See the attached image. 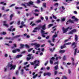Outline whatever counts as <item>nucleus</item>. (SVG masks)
Returning <instances> with one entry per match:
<instances>
[{
    "label": "nucleus",
    "mask_w": 79,
    "mask_h": 79,
    "mask_svg": "<svg viewBox=\"0 0 79 79\" xmlns=\"http://www.w3.org/2000/svg\"><path fill=\"white\" fill-rule=\"evenodd\" d=\"M40 29L41 30V33L42 34V36L43 37H45V34H47V33H45V31H44L46 29V28H45V25L43 26L40 25L38 27H35V30L33 31V32H37V31L36 30ZM42 30H43V31Z\"/></svg>",
    "instance_id": "1"
},
{
    "label": "nucleus",
    "mask_w": 79,
    "mask_h": 79,
    "mask_svg": "<svg viewBox=\"0 0 79 79\" xmlns=\"http://www.w3.org/2000/svg\"><path fill=\"white\" fill-rule=\"evenodd\" d=\"M13 63V61H12L8 63V66L4 67V69L5 71H7V69H8L9 68H10V70H11V69H15L16 68V65H13L12 64Z\"/></svg>",
    "instance_id": "2"
},
{
    "label": "nucleus",
    "mask_w": 79,
    "mask_h": 79,
    "mask_svg": "<svg viewBox=\"0 0 79 79\" xmlns=\"http://www.w3.org/2000/svg\"><path fill=\"white\" fill-rule=\"evenodd\" d=\"M33 3H34V2H32L31 1H30L28 3H25V4L22 3L21 4V5L22 6H23L25 7V8H27V6H30L31 5H34V4Z\"/></svg>",
    "instance_id": "3"
},
{
    "label": "nucleus",
    "mask_w": 79,
    "mask_h": 79,
    "mask_svg": "<svg viewBox=\"0 0 79 79\" xmlns=\"http://www.w3.org/2000/svg\"><path fill=\"white\" fill-rule=\"evenodd\" d=\"M39 60H36L34 61V62H30V64L31 65H34V66H39Z\"/></svg>",
    "instance_id": "4"
},
{
    "label": "nucleus",
    "mask_w": 79,
    "mask_h": 79,
    "mask_svg": "<svg viewBox=\"0 0 79 79\" xmlns=\"http://www.w3.org/2000/svg\"><path fill=\"white\" fill-rule=\"evenodd\" d=\"M31 45L32 46H34V45H35V47H36L37 48H39L40 46V45L37 44V43H31Z\"/></svg>",
    "instance_id": "5"
},
{
    "label": "nucleus",
    "mask_w": 79,
    "mask_h": 79,
    "mask_svg": "<svg viewBox=\"0 0 79 79\" xmlns=\"http://www.w3.org/2000/svg\"><path fill=\"white\" fill-rule=\"evenodd\" d=\"M77 32V30L76 29H74L69 32V34H73V33H75V32Z\"/></svg>",
    "instance_id": "6"
},
{
    "label": "nucleus",
    "mask_w": 79,
    "mask_h": 79,
    "mask_svg": "<svg viewBox=\"0 0 79 79\" xmlns=\"http://www.w3.org/2000/svg\"><path fill=\"white\" fill-rule=\"evenodd\" d=\"M69 27H68L67 28L65 29L64 27H62V31H63V33H66L68 31V30L69 29Z\"/></svg>",
    "instance_id": "7"
},
{
    "label": "nucleus",
    "mask_w": 79,
    "mask_h": 79,
    "mask_svg": "<svg viewBox=\"0 0 79 79\" xmlns=\"http://www.w3.org/2000/svg\"><path fill=\"white\" fill-rule=\"evenodd\" d=\"M72 62L73 65L74 66L75 65V66H76L78 64V62H77L75 64V62L74 61V58H72Z\"/></svg>",
    "instance_id": "8"
},
{
    "label": "nucleus",
    "mask_w": 79,
    "mask_h": 79,
    "mask_svg": "<svg viewBox=\"0 0 79 79\" xmlns=\"http://www.w3.org/2000/svg\"><path fill=\"white\" fill-rule=\"evenodd\" d=\"M54 60H55V57H52L50 59V63L51 64H53Z\"/></svg>",
    "instance_id": "9"
},
{
    "label": "nucleus",
    "mask_w": 79,
    "mask_h": 79,
    "mask_svg": "<svg viewBox=\"0 0 79 79\" xmlns=\"http://www.w3.org/2000/svg\"><path fill=\"white\" fill-rule=\"evenodd\" d=\"M13 26H11L10 27V28H9L8 29V31H15V28H13Z\"/></svg>",
    "instance_id": "10"
},
{
    "label": "nucleus",
    "mask_w": 79,
    "mask_h": 79,
    "mask_svg": "<svg viewBox=\"0 0 79 79\" xmlns=\"http://www.w3.org/2000/svg\"><path fill=\"white\" fill-rule=\"evenodd\" d=\"M76 44H77V43L74 42L72 44V46L73 48H75L76 47Z\"/></svg>",
    "instance_id": "11"
},
{
    "label": "nucleus",
    "mask_w": 79,
    "mask_h": 79,
    "mask_svg": "<svg viewBox=\"0 0 79 79\" xmlns=\"http://www.w3.org/2000/svg\"><path fill=\"white\" fill-rule=\"evenodd\" d=\"M3 25L6 27H8L9 26L7 24H6V22H3Z\"/></svg>",
    "instance_id": "12"
},
{
    "label": "nucleus",
    "mask_w": 79,
    "mask_h": 79,
    "mask_svg": "<svg viewBox=\"0 0 79 79\" xmlns=\"http://www.w3.org/2000/svg\"><path fill=\"white\" fill-rule=\"evenodd\" d=\"M57 36V35H55L53 36L52 40L53 42H55V38H56V37Z\"/></svg>",
    "instance_id": "13"
},
{
    "label": "nucleus",
    "mask_w": 79,
    "mask_h": 79,
    "mask_svg": "<svg viewBox=\"0 0 79 79\" xmlns=\"http://www.w3.org/2000/svg\"><path fill=\"white\" fill-rule=\"evenodd\" d=\"M68 23H74V21L73 20L69 19L67 21V22L66 23V24H68Z\"/></svg>",
    "instance_id": "14"
},
{
    "label": "nucleus",
    "mask_w": 79,
    "mask_h": 79,
    "mask_svg": "<svg viewBox=\"0 0 79 79\" xmlns=\"http://www.w3.org/2000/svg\"><path fill=\"white\" fill-rule=\"evenodd\" d=\"M30 66V64H29L28 65H27L26 66H25L24 67V69H25L26 71H29V69H27V68H28Z\"/></svg>",
    "instance_id": "15"
},
{
    "label": "nucleus",
    "mask_w": 79,
    "mask_h": 79,
    "mask_svg": "<svg viewBox=\"0 0 79 79\" xmlns=\"http://www.w3.org/2000/svg\"><path fill=\"white\" fill-rule=\"evenodd\" d=\"M77 40H78V36H77V35H75V41H77Z\"/></svg>",
    "instance_id": "16"
},
{
    "label": "nucleus",
    "mask_w": 79,
    "mask_h": 79,
    "mask_svg": "<svg viewBox=\"0 0 79 79\" xmlns=\"http://www.w3.org/2000/svg\"><path fill=\"white\" fill-rule=\"evenodd\" d=\"M22 56H23V55H17L16 56V58H19L22 57Z\"/></svg>",
    "instance_id": "17"
},
{
    "label": "nucleus",
    "mask_w": 79,
    "mask_h": 79,
    "mask_svg": "<svg viewBox=\"0 0 79 79\" xmlns=\"http://www.w3.org/2000/svg\"><path fill=\"white\" fill-rule=\"evenodd\" d=\"M66 52V51L65 50H60L59 51V53H64Z\"/></svg>",
    "instance_id": "18"
},
{
    "label": "nucleus",
    "mask_w": 79,
    "mask_h": 79,
    "mask_svg": "<svg viewBox=\"0 0 79 79\" xmlns=\"http://www.w3.org/2000/svg\"><path fill=\"white\" fill-rule=\"evenodd\" d=\"M46 5H47V4L46 3L44 2L43 3V6H44V8H46L47 6Z\"/></svg>",
    "instance_id": "19"
},
{
    "label": "nucleus",
    "mask_w": 79,
    "mask_h": 79,
    "mask_svg": "<svg viewBox=\"0 0 79 79\" xmlns=\"http://www.w3.org/2000/svg\"><path fill=\"white\" fill-rule=\"evenodd\" d=\"M66 46H65V44H64L63 46H61L60 48H61V49H63V48H66Z\"/></svg>",
    "instance_id": "20"
},
{
    "label": "nucleus",
    "mask_w": 79,
    "mask_h": 79,
    "mask_svg": "<svg viewBox=\"0 0 79 79\" xmlns=\"http://www.w3.org/2000/svg\"><path fill=\"white\" fill-rule=\"evenodd\" d=\"M48 42L52 46H53V45H54V44L51 43V41L50 40H48Z\"/></svg>",
    "instance_id": "21"
},
{
    "label": "nucleus",
    "mask_w": 79,
    "mask_h": 79,
    "mask_svg": "<svg viewBox=\"0 0 79 79\" xmlns=\"http://www.w3.org/2000/svg\"><path fill=\"white\" fill-rule=\"evenodd\" d=\"M24 24V22H22L21 23V24L22 26H24L25 27H26V25L25 24Z\"/></svg>",
    "instance_id": "22"
},
{
    "label": "nucleus",
    "mask_w": 79,
    "mask_h": 79,
    "mask_svg": "<svg viewBox=\"0 0 79 79\" xmlns=\"http://www.w3.org/2000/svg\"><path fill=\"white\" fill-rule=\"evenodd\" d=\"M52 26H53V24H49L48 25V29H49L50 27H51Z\"/></svg>",
    "instance_id": "23"
},
{
    "label": "nucleus",
    "mask_w": 79,
    "mask_h": 79,
    "mask_svg": "<svg viewBox=\"0 0 79 79\" xmlns=\"http://www.w3.org/2000/svg\"><path fill=\"white\" fill-rule=\"evenodd\" d=\"M13 17V14H11L10 15V19L11 20L12 19V17Z\"/></svg>",
    "instance_id": "24"
},
{
    "label": "nucleus",
    "mask_w": 79,
    "mask_h": 79,
    "mask_svg": "<svg viewBox=\"0 0 79 79\" xmlns=\"http://www.w3.org/2000/svg\"><path fill=\"white\" fill-rule=\"evenodd\" d=\"M73 0H66V2H68V3H69V2H73Z\"/></svg>",
    "instance_id": "25"
},
{
    "label": "nucleus",
    "mask_w": 79,
    "mask_h": 79,
    "mask_svg": "<svg viewBox=\"0 0 79 79\" xmlns=\"http://www.w3.org/2000/svg\"><path fill=\"white\" fill-rule=\"evenodd\" d=\"M21 35H17L15 36L14 37V38H18V37H21Z\"/></svg>",
    "instance_id": "26"
},
{
    "label": "nucleus",
    "mask_w": 79,
    "mask_h": 79,
    "mask_svg": "<svg viewBox=\"0 0 79 79\" xmlns=\"http://www.w3.org/2000/svg\"><path fill=\"white\" fill-rule=\"evenodd\" d=\"M46 75H47L48 76H50V75H51V73H46Z\"/></svg>",
    "instance_id": "27"
},
{
    "label": "nucleus",
    "mask_w": 79,
    "mask_h": 79,
    "mask_svg": "<svg viewBox=\"0 0 79 79\" xmlns=\"http://www.w3.org/2000/svg\"><path fill=\"white\" fill-rule=\"evenodd\" d=\"M54 68L56 70H57L58 69V66L57 65L56 66L54 67Z\"/></svg>",
    "instance_id": "28"
},
{
    "label": "nucleus",
    "mask_w": 79,
    "mask_h": 79,
    "mask_svg": "<svg viewBox=\"0 0 79 79\" xmlns=\"http://www.w3.org/2000/svg\"><path fill=\"white\" fill-rule=\"evenodd\" d=\"M14 46H12L11 47L12 48H15V47H16V44H14Z\"/></svg>",
    "instance_id": "29"
},
{
    "label": "nucleus",
    "mask_w": 79,
    "mask_h": 79,
    "mask_svg": "<svg viewBox=\"0 0 79 79\" xmlns=\"http://www.w3.org/2000/svg\"><path fill=\"white\" fill-rule=\"evenodd\" d=\"M52 16L53 18H54L55 19H56L57 18L55 16V15H53V14H52Z\"/></svg>",
    "instance_id": "30"
},
{
    "label": "nucleus",
    "mask_w": 79,
    "mask_h": 79,
    "mask_svg": "<svg viewBox=\"0 0 79 79\" xmlns=\"http://www.w3.org/2000/svg\"><path fill=\"white\" fill-rule=\"evenodd\" d=\"M77 48H76L75 51V52H74V55H76V52H77Z\"/></svg>",
    "instance_id": "31"
},
{
    "label": "nucleus",
    "mask_w": 79,
    "mask_h": 79,
    "mask_svg": "<svg viewBox=\"0 0 79 79\" xmlns=\"http://www.w3.org/2000/svg\"><path fill=\"white\" fill-rule=\"evenodd\" d=\"M12 52H13V53H16V52H17L16 51V49L14 50H13L12 51Z\"/></svg>",
    "instance_id": "32"
},
{
    "label": "nucleus",
    "mask_w": 79,
    "mask_h": 79,
    "mask_svg": "<svg viewBox=\"0 0 79 79\" xmlns=\"http://www.w3.org/2000/svg\"><path fill=\"white\" fill-rule=\"evenodd\" d=\"M24 44H20V47H21L20 48H23V47H24Z\"/></svg>",
    "instance_id": "33"
},
{
    "label": "nucleus",
    "mask_w": 79,
    "mask_h": 79,
    "mask_svg": "<svg viewBox=\"0 0 79 79\" xmlns=\"http://www.w3.org/2000/svg\"><path fill=\"white\" fill-rule=\"evenodd\" d=\"M75 21H76V22H78V21H79V19H78L76 18L75 19Z\"/></svg>",
    "instance_id": "34"
},
{
    "label": "nucleus",
    "mask_w": 79,
    "mask_h": 79,
    "mask_svg": "<svg viewBox=\"0 0 79 79\" xmlns=\"http://www.w3.org/2000/svg\"><path fill=\"white\" fill-rule=\"evenodd\" d=\"M33 50V48H30L28 50V52H31V50Z\"/></svg>",
    "instance_id": "35"
},
{
    "label": "nucleus",
    "mask_w": 79,
    "mask_h": 79,
    "mask_svg": "<svg viewBox=\"0 0 79 79\" xmlns=\"http://www.w3.org/2000/svg\"><path fill=\"white\" fill-rule=\"evenodd\" d=\"M21 74H24V70L23 69H22L21 70Z\"/></svg>",
    "instance_id": "36"
},
{
    "label": "nucleus",
    "mask_w": 79,
    "mask_h": 79,
    "mask_svg": "<svg viewBox=\"0 0 79 79\" xmlns=\"http://www.w3.org/2000/svg\"><path fill=\"white\" fill-rule=\"evenodd\" d=\"M31 57H27V61H29V60H31Z\"/></svg>",
    "instance_id": "37"
},
{
    "label": "nucleus",
    "mask_w": 79,
    "mask_h": 79,
    "mask_svg": "<svg viewBox=\"0 0 79 79\" xmlns=\"http://www.w3.org/2000/svg\"><path fill=\"white\" fill-rule=\"evenodd\" d=\"M18 74H19V70H17L16 71V74L17 75H18Z\"/></svg>",
    "instance_id": "38"
},
{
    "label": "nucleus",
    "mask_w": 79,
    "mask_h": 79,
    "mask_svg": "<svg viewBox=\"0 0 79 79\" xmlns=\"http://www.w3.org/2000/svg\"><path fill=\"white\" fill-rule=\"evenodd\" d=\"M54 5L55 6H58V3H56L54 4Z\"/></svg>",
    "instance_id": "39"
},
{
    "label": "nucleus",
    "mask_w": 79,
    "mask_h": 79,
    "mask_svg": "<svg viewBox=\"0 0 79 79\" xmlns=\"http://www.w3.org/2000/svg\"><path fill=\"white\" fill-rule=\"evenodd\" d=\"M37 74H38V77H40L41 76V74H40V73H39Z\"/></svg>",
    "instance_id": "40"
},
{
    "label": "nucleus",
    "mask_w": 79,
    "mask_h": 79,
    "mask_svg": "<svg viewBox=\"0 0 79 79\" xmlns=\"http://www.w3.org/2000/svg\"><path fill=\"white\" fill-rule=\"evenodd\" d=\"M37 76H38V74H36L35 75H34L33 77V79H35V77H37Z\"/></svg>",
    "instance_id": "41"
},
{
    "label": "nucleus",
    "mask_w": 79,
    "mask_h": 79,
    "mask_svg": "<svg viewBox=\"0 0 79 79\" xmlns=\"http://www.w3.org/2000/svg\"><path fill=\"white\" fill-rule=\"evenodd\" d=\"M71 43H68L65 44H64L65 45H71Z\"/></svg>",
    "instance_id": "42"
},
{
    "label": "nucleus",
    "mask_w": 79,
    "mask_h": 79,
    "mask_svg": "<svg viewBox=\"0 0 79 79\" xmlns=\"http://www.w3.org/2000/svg\"><path fill=\"white\" fill-rule=\"evenodd\" d=\"M6 39H9V40H12L11 39V38H10V37H9V38L6 37Z\"/></svg>",
    "instance_id": "43"
},
{
    "label": "nucleus",
    "mask_w": 79,
    "mask_h": 79,
    "mask_svg": "<svg viewBox=\"0 0 79 79\" xmlns=\"http://www.w3.org/2000/svg\"><path fill=\"white\" fill-rule=\"evenodd\" d=\"M61 21H65V18H61Z\"/></svg>",
    "instance_id": "44"
},
{
    "label": "nucleus",
    "mask_w": 79,
    "mask_h": 79,
    "mask_svg": "<svg viewBox=\"0 0 79 79\" xmlns=\"http://www.w3.org/2000/svg\"><path fill=\"white\" fill-rule=\"evenodd\" d=\"M36 22L37 23H40L41 22V20H37Z\"/></svg>",
    "instance_id": "45"
},
{
    "label": "nucleus",
    "mask_w": 79,
    "mask_h": 79,
    "mask_svg": "<svg viewBox=\"0 0 79 79\" xmlns=\"http://www.w3.org/2000/svg\"><path fill=\"white\" fill-rule=\"evenodd\" d=\"M45 19H46V21H47V20H48V17L46 16H45Z\"/></svg>",
    "instance_id": "46"
},
{
    "label": "nucleus",
    "mask_w": 79,
    "mask_h": 79,
    "mask_svg": "<svg viewBox=\"0 0 79 79\" xmlns=\"http://www.w3.org/2000/svg\"><path fill=\"white\" fill-rule=\"evenodd\" d=\"M66 57L65 56H64L63 58V60H66Z\"/></svg>",
    "instance_id": "47"
},
{
    "label": "nucleus",
    "mask_w": 79,
    "mask_h": 79,
    "mask_svg": "<svg viewBox=\"0 0 79 79\" xmlns=\"http://www.w3.org/2000/svg\"><path fill=\"white\" fill-rule=\"evenodd\" d=\"M15 4H13L10 6L9 7H12V6H15Z\"/></svg>",
    "instance_id": "48"
},
{
    "label": "nucleus",
    "mask_w": 79,
    "mask_h": 79,
    "mask_svg": "<svg viewBox=\"0 0 79 79\" xmlns=\"http://www.w3.org/2000/svg\"><path fill=\"white\" fill-rule=\"evenodd\" d=\"M32 54H29L28 55V56H30L31 57V56H32Z\"/></svg>",
    "instance_id": "49"
},
{
    "label": "nucleus",
    "mask_w": 79,
    "mask_h": 79,
    "mask_svg": "<svg viewBox=\"0 0 79 79\" xmlns=\"http://www.w3.org/2000/svg\"><path fill=\"white\" fill-rule=\"evenodd\" d=\"M5 56V57L6 58V57H7L8 56V54H5L4 55Z\"/></svg>",
    "instance_id": "50"
},
{
    "label": "nucleus",
    "mask_w": 79,
    "mask_h": 79,
    "mask_svg": "<svg viewBox=\"0 0 79 79\" xmlns=\"http://www.w3.org/2000/svg\"><path fill=\"white\" fill-rule=\"evenodd\" d=\"M40 0H37L36 3H40Z\"/></svg>",
    "instance_id": "51"
},
{
    "label": "nucleus",
    "mask_w": 79,
    "mask_h": 79,
    "mask_svg": "<svg viewBox=\"0 0 79 79\" xmlns=\"http://www.w3.org/2000/svg\"><path fill=\"white\" fill-rule=\"evenodd\" d=\"M9 57L10 60H12V58H11V56L9 55Z\"/></svg>",
    "instance_id": "52"
},
{
    "label": "nucleus",
    "mask_w": 79,
    "mask_h": 79,
    "mask_svg": "<svg viewBox=\"0 0 79 79\" xmlns=\"http://www.w3.org/2000/svg\"><path fill=\"white\" fill-rule=\"evenodd\" d=\"M48 61H47L46 62V63H45V66H46V65H47L48 64Z\"/></svg>",
    "instance_id": "53"
},
{
    "label": "nucleus",
    "mask_w": 79,
    "mask_h": 79,
    "mask_svg": "<svg viewBox=\"0 0 79 79\" xmlns=\"http://www.w3.org/2000/svg\"><path fill=\"white\" fill-rule=\"evenodd\" d=\"M35 12H39V11L37 9H35Z\"/></svg>",
    "instance_id": "54"
},
{
    "label": "nucleus",
    "mask_w": 79,
    "mask_h": 79,
    "mask_svg": "<svg viewBox=\"0 0 79 79\" xmlns=\"http://www.w3.org/2000/svg\"><path fill=\"white\" fill-rule=\"evenodd\" d=\"M15 8L16 10H19V7L15 6Z\"/></svg>",
    "instance_id": "55"
},
{
    "label": "nucleus",
    "mask_w": 79,
    "mask_h": 79,
    "mask_svg": "<svg viewBox=\"0 0 79 79\" xmlns=\"http://www.w3.org/2000/svg\"><path fill=\"white\" fill-rule=\"evenodd\" d=\"M25 47H26L27 48H29V46L27 44L25 45Z\"/></svg>",
    "instance_id": "56"
},
{
    "label": "nucleus",
    "mask_w": 79,
    "mask_h": 79,
    "mask_svg": "<svg viewBox=\"0 0 79 79\" xmlns=\"http://www.w3.org/2000/svg\"><path fill=\"white\" fill-rule=\"evenodd\" d=\"M58 64V61H57L56 62H55L54 64Z\"/></svg>",
    "instance_id": "57"
},
{
    "label": "nucleus",
    "mask_w": 79,
    "mask_h": 79,
    "mask_svg": "<svg viewBox=\"0 0 79 79\" xmlns=\"http://www.w3.org/2000/svg\"><path fill=\"white\" fill-rule=\"evenodd\" d=\"M16 52H20V49H16Z\"/></svg>",
    "instance_id": "58"
},
{
    "label": "nucleus",
    "mask_w": 79,
    "mask_h": 79,
    "mask_svg": "<svg viewBox=\"0 0 79 79\" xmlns=\"http://www.w3.org/2000/svg\"><path fill=\"white\" fill-rule=\"evenodd\" d=\"M34 15H35L36 16H39V14H38L34 13Z\"/></svg>",
    "instance_id": "59"
},
{
    "label": "nucleus",
    "mask_w": 79,
    "mask_h": 79,
    "mask_svg": "<svg viewBox=\"0 0 79 79\" xmlns=\"http://www.w3.org/2000/svg\"><path fill=\"white\" fill-rule=\"evenodd\" d=\"M6 34V32H2L3 35H5V34Z\"/></svg>",
    "instance_id": "60"
},
{
    "label": "nucleus",
    "mask_w": 79,
    "mask_h": 79,
    "mask_svg": "<svg viewBox=\"0 0 79 79\" xmlns=\"http://www.w3.org/2000/svg\"><path fill=\"white\" fill-rule=\"evenodd\" d=\"M62 8L63 10H65V8L64 7V6H62Z\"/></svg>",
    "instance_id": "61"
},
{
    "label": "nucleus",
    "mask_w": 79,
    "mask_h": 79,
    "mask_svg": "<svg viewBox=\"0 0 79 79\" xmlns=\"http://www.w3.org/2000/svg\"><path fill=\"white\" fill-rule=\"evenodd\" d=\"M73 13H74V14H77V11H74Z\"/></svg>",
    "instance_id": "62"
},
{
    "label": "nucleus",
    "mask_w": 79,
    "mask_h": 79,
    "mask_svg": "<svg viewBox=\"0 0 79 79\" xmlns=\"http://www.w3.org/2000/svg\"><path fill=\"white\" fill-rule=\"evenodd\" d=\"M63 79H67L66 77L65 76H63Z\"/></svg>",
    "instance_id": "63"
},
{
    "label": "nucleus",
    "mask_w": 79,
    "mask_h": 79,
    "mask_svg": "<svg viewBox=\"0 0 79 79\" xmlns=\"http://www.w3.org/2000/svg\"><path fill=\"white\" fill-rule=\"evenodd\" d=\"M72 19H75V16H73L72 17Z\"/></svg>",
    "instance_id": "64"
}]
</instances>
